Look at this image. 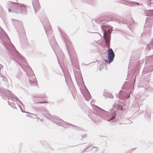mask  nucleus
<instances>
[{
  "mask_svg": "<svg viewBox=\"0 0 153 153\" xmlns=\"http://www.w3.org/2000/svg\"><path fill=\"white\" fill-rule=\"evenodd\" d=\"M103 31L104 36L105 40V42L107 45H108L109 44L110 40V30H108L107 32L105 30H104Z\"/></svg>",
  "mask_w": 153,
  "mask_h": 153,
  "instance_id": "f257e3e1",
  "label": "nucleus"
},
{
  "mask_svg": "<svg viewBox=\"0 0 153 153\" xmlns=\"http://www.w3.org/2000/svg\"><path fill=\"white\" fill-rule=\"evenodd\" d=\"M108 58L109 61V63L112 62L114 60V53L111 48H109L108 50Z\"/></svg>",
  "mask_w": 153,
  "mask_h": 153,
  "instance_id": "f03ea898",
  "label": "nucleus"
},
{
  "mask_svg": "<svg viewBox=\"0 0 153 153\" xmlns=\"http://www.w3.org/2000/svg\"><path fill=\"white\" fill-rule=\"evenodd\" d=\"M47 103V102L46 101L43 102H38V103Z\"/></svg>",
  "mask_w": 153,
  "mask_h": 153,
  "instance_id": "7ed1b4c3",
  "label": "nucleus"
},
{
  "mask_svg": "<svg viewBox=\"0 0 153 153\" xmlns=\"http://www.w3.org/2000/svg\"><path fill=\"white\" fill-rule=\"evenodd\" d=\"M114 117H113L112 118H111L110 120H109V121L110 120H112V119H113L114 118Z\"/></svg>",
  "mask_w": 153,
  "mask_h": 153,
  "instance_id": "20e7f679",
  "label": "nucleus"
},
{
  "mask_svg": "<svg viewBox=\"0 0 153 153\" xmlns=\"http://www.w3.org/2000/svg\"><path fill=\"white\" fill-rule=\"evenodd\" d=\"M8 11L9 12H10L11 11V10L10 9H8Z\"/></svg>",
  "mask_w": 153,
  "mask_h": 153,
  "instance_id": "39448f33",
  "label": "nucleus"
},
{
  "mask_svg": "<svg viewBox=\"0 0 153 153\" xmlns=\"http://www.w3.org/2000/svg\"><path fill=\"white\" fill-rule=\"evenodd\" d=\"M105 61L107 62H108L107 61Z\"/></svg>",
  "mask_w": 153,
  "mask_h": 153,
  "instance_id": "423d86ee",
  "label": "nucleus"
}]
</instances>
